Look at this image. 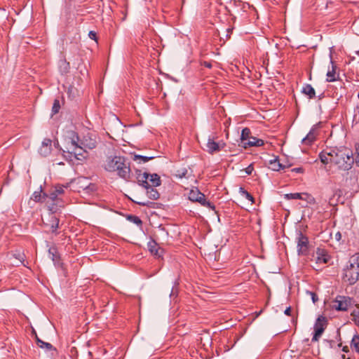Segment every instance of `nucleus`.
Wrapping results in <instances>:
<instances>
[{
	"instance_id": "48",
	"label": "nucleus",
	"mask_w": 359,
	"mask_h": 359,
	"mask_svg": "<svg viewBox=\"0 0 359 359\" xmlns=\"http://www.w3.org/2000/svg\"><path fill=\"white\" fill-rule=\"evenodd\" d=\"M358 276H359V273H357V276H356V278H352V280H351V281H350V283H351V284H352V283H355V281L356 280H358Z\"/></svg>"
},
{
	"instance_id": "50",
	"label": "nucleus",
	"mask_w": 359,
	"mask_h": 359,
	"mask_svg": "<svg viewBox=\"0 0 359 359\" xmlns=\"http://www.w3.org/2000/svg\"><path fill=\"white\" fill-rule=\"evenodd\" d=\"M342 351H343L344 352H348V346H345L343 348Z\"/></svg>"
},
{
	"instance_id": "2",
	"label": "nucleus",
	"mask_w": 359,
	"mask_h": 359,
	"mask_svg": "<svg viewBox=\"0 0 359 359\" xmlns=\"http://www.w3.org/2000/svg\"><path fill=\"white\" fill-rule=\"evenodd\" d=\"M103 167L108 172H116L117 175L128 180L130 177V168L125 158L121 156H107L104 161Z\"/></svg>"
},
{
	"instance_id": "46",
	"label": "nucleus",
	"mask_w": 359,
	"mask_h": 359,
	"mask_svg": "<svg viewBox=\"0 0 359 359\" xmlns=\"http://www.w3.org/2000/svg\"><path fill=\"white\" fill-rule=\"evenodd\" d=\"M354 161L355 162V164L359 166V155H356L355 158L354 159Z\"/></svg>"
},
{
	"instance_id": "31",
	"label": "nucleus",
	"mask_w": 359,
	"mask_h": 359,
	"mask_svg": "<svg viewBox=\"0 0 359 359\" xmlns=\"http://www.w3.org/2000/svg\"><path fill=\"white\" fill-rule=\"evenodd\" d=\"M152 158H153V157H151V156L148 157V156H140V155L135 156V161L140 160V163H141V162L146 163Z\"/></svg>"
},
{
	"instance_id": "29",
	"label": "nucleus",
	"mask_w": 359,
	"mask_h": 359,
	"mask_svg": "<svg viewBox=\"0 0 359 359\" xmlns=\"http://www.w3.org/2000/svg\"><path fill=\"white\" fill-rule=\"evenodd\" d=\"M187 172H188V170L186 168H182L178 169L176 171V176L180 178L184 177H186Z\"/></svg>"
},
{
	"instance_id": "36",
	"label": "nucleus",
	"mask_w": 359,
	"mask_h": 359,
	"mask_svg": "<svg viewBox=\"0 0 359 359\" xmlns=\"http://www.w3.org/2000/svg\"><path fill=\"white\" fill-rule=\"evenodd\" d=\"M253 166H252V164H250L249 166H248L245 169V172L246 174L248 175H250L252 171H253Z\"/></svg>"
},
{
	"instance_id": "18",
	"label": "nucleus",
	"mask_w": 359,
	"mask_h": 359,
	"mask_svg": "<svg viewBox=\"0 0 359 359\" xmlns=\"http://www.w3.org/2000/svg\"><path fill=\"white\" fill-rule=\"evenodd\" d=\"M270 165H271V168L275 171H279L281 169H284L286 168L285 165L280 163V162L278 161V160L277 158L270 161Z\"/></svg>"
},
{
	"instance_id": "44",
	"label": "nucleus",
	"mask_w": 359,
	"mask_h": 359,
	"mask_svg": "<svg viewBox=\"0 0 359 359\" xmlns=\"http://www.w3.org/2000/svg\"><path fill=\"white\" fill-rule=\"evenodd\" d=\"M34 200L35 201H39V197H40V194L38 193V192H34Z\"/></svg>"
},
{
	"instance_id": "20",
	"label": "nucleus",
	"mask_w": 359,
	"mask_h": 359,
	"mask_svg": "<svg viewBox=\"0 0 359 359\" xmlns=\"http://www.w3.org/2000/svg\"><path fill=\"white\" fill-rule=\"evenodd\" d=\"M316 140V134L311 130L309 134L302 140V142L304 144L310 145Z\"/></svg>"
},
{
	"instance_id": "23",
	"label": "nucleus",
	"mask_w": 359,
	"mask_h": 359,
	"mask_svg": "<svg viewBox=\"0 0 359 359\" xmlns=\"http://www.w3.org/2000/svg\"><path fill=\"white\" fill-rule=\"evenodd\" d=\"M351 316H352L353 321L359 327V308L354 309L351 312Z\"/></svg>"
},
{
	"instance_id": "49",
	"label": "nucleus",
	"mask_w": 359,
	"mask_h": 359,
	"mask_svg": "<svg viewBox=\"0 0 359 359\" xmlns=\"http://www.w3.org/2000/svg\"><path fill=\"white\" fill-rule=\"evenodd\" d=\"M355 154L359 155V144L355 145Z\"/></svg>"
},
{
	"instance_id": "25",
	"label": "nucleus",
	"mask_w": 359,
	"mask_h": 359,
	"mask_svg": "<svg viewBox=\"0 0 359 359\" xmlns=\"http://www.w3.org/2000/svg\"><path fill=\"white\" fill-rule=\"evenodd\" d=\"M325 324H326L325 318L323 316H320V317L318 318L316 323L314 325V327H316V328L324 327V329H325Z\"/></svg>"
},
{
	"instance_id": "1",
	"label": "nucleus",
	"mask_w": 359,
	"mask_h": 359,
	"mask_svg": "<svg viewBox=\"0 0 359 359\" xmlns=\"http://www.w3.org/2000/svg\"><path fill=\"white\" fill-rule=\"evenodd\" d=\"M71 147H67V151L62 149V151L67 152L74 155L78 160L86 158L83 153H87L88 150H92L97 147V136L95 133L88 132L83 134L80 138L77 134L72 133L71 137Z\"/></svg>"
},
{
	"instance_id": "13",
	"label": "nucleus",
	"mask_w": 359,
	"mask_h": 359,
	"mask_svg": "<svg viewBox=\"0 0 359 359\" xmlns=\"http://www.w3.org/2000/svg\"><path fill=\"white\" fill-rule=\"evenodd\" d=\"M46 226H49V230L52 233H55L57 229L59 228V219L57 218L53 214L50 215V223L45 224Z\"/></svg>"
},
{
	"instance_id": "21",
	"label": "nucleus",
	"mask_w": 359,
	"mask_h": 359,
	"mask_svg": "<svg viewBox=\"0 0 359 359\" xmlns=\"http://www.w3.org/2000/svg\"><path fill=\"white\" fill-rule=\"evenodd\" d=\"M250 135L251 131L248 128H245L242 130L241 140L243 144L245 142H248V140L250 138Z\"/></svg>"
},
{
	"instance_id": "16",
	"label": "nucleus",
	"mask_w": 359,
	"mask_h": 359,
	"mask_svg": "<svg viewBox=\"0 0 359 359\" xmlns=\"http://www.w3.org/2000/svg\"><path fill=\"white\" fill-rule=\"evenodd\" d=\"M302 93L306 95L309 99L314 98L316 96L314 88L309 84H306L303 87Z\"/></svg>"
},
{
	"instance_id": "27",
	"label": "nucleus",
	"mask_w": 359,
	"mask_h": 359,
	"mask_svg": "<svg viewBox=\"0 0 359 359\" xmlns=\"http://www.w3.org/2000/svg\"><path fill=\"white\" fill-rule=\"evenodd\" d=\"M36 341H37L38 346L41 348H46V349H48V350H50L53 348V346L50 343L44 342L42 340H41L40 339H39L37 337H36Z\"/></svg>"
},
{
	"instance_id": "37",
	"label": "nucleus",
	"mask_w": 359,
	"mask_h": 359,
	"mask_svg": "<svg viewBox=\"0 0 359 359\" xmlns=\"http://www.w3.org/2000/svg\"><path fill=\"white\" fill-rule=\"evenodd\" d=\"M246 199H248V201H252V203L254 202V198L252 197V196L248 193V191L245 194V195L243 196Z\"/></svg>"
},
{
	"instance_id": "5",
	"label": "nucleus",
	"mask_w": 359,
	"mask_h": 359,
	"mask_svg": "<svg viewBox=\"0 0 359 359\" xmlns=\"http://www.w3.org/2000/svg\"><path fill=\"white\" fill-rule=\"evenodd\" d=\"M352 304L353 301L351 297L338 295L332 302V307L337 311H346Z\"/></svg>"
},
{
	"instance_id": "24",
	"label": "nucleus",
	"mask_w": 359,
	"mask_h": 359,
	"mask_svg": "<svg viewBox=\"0 0 359 359\" xmlns=\"http://www.w3.org/2000/svg\"><path fill=\"white\" fill-rule=\"evenodd\" d=\"M324 332V327L316 328L314 327V335L312 338L313 341H317L319 337L322 335Z\"/></svg>"
},
{
	"instance_id": "30",
	"label": "nucleus",
	"mask_w": 359,
	"mask_h": 359,
	"mask_svg": "<svg viewBox=\"0 0 359 359\" xmlns=\"http://www.w3.org/2000/svg\"><path fill=\"white\" fill-rule=\"evenodd\" d=\"M128 219L131 221L132 222L136 224L137 225L140 226L142 224V220L140 219L139 217L135 215H129L128 217Z\"/></svg>"
},
{
	"instance_id": "35",
	"label": "nucleus",
	"mask_w": 359,
	"mask_h": 359,
	"mask_svg": "<svg viewBox=\"0 0 359 359\" xmlns=\"http://www.w3.org/2000/svg\"><path fill=\"white\" fill-rule=\"evenodd\" d=\"M49 198L52 201H55L57 198V194L53 191L49 194Z\"/></svg>"
},
{
	"instance_id": "3",
	"label": "nucleus",
	"mask_w": 359,
	"mask_h": 359,
	"mask_svg": "<svg viewBox=\"0 0 359 359\" xmlns=\"http://www.w3.org/2000/svg\"><path fill=\"white\" fill-rule=\"evenodd\" d=\"M332 163L341 170H349L354 163L352 152L346 149H332Z\"/></svg>"
},
{
	"instance_id": "19",
	"label": "nucleus",
	"mask_w": 359,
	"mask_h": 359,
	"mask_svg": "<svg viewBox=\"0 0 359 359\" xmlns=\"http://www.w3.org/2000/svg\"><path fill=\"white\" fill-rule=\"evenodd\" d=\"M350 346L351 349L359 353V335L358 334L353 337Z\"/></svg>"
},
{
	"instance_id": "47",
	"label": "nucleus",
	"mask_w": 359,
	"mask_h": 359,
	"mask_svg": "<svg viewBox=\"0 0 359 359\" xmlns=\"http://www.w3.org/2000/svg\"><path fill=\"white\" fill-rule=\"evenodd\" d=\"M240 193L241 194V195L243 196L245 195V194L247 192L246 190H245L243 188L241 187L240 188Z\"/></svg>"
},
{
	"instance_id": "6",
	"label": "nucleus",
	"mask_w": 359,
	"mask_h": 359,
	"mask_svg": "<svg viewBox=\"0 0 359 359\" xmlns=\"http://www.w3.org/2000/svg\"><path fill=\"white\" fill-rule=\"evenodd\" d=\"M189 199L194 202H198L202 205L208 207L212 210L215 209V205L210 202L207 201L205 195L199 191L198 189H191L189 194Z\"/></svg>"
},
{
	"instance_id": "40",
	"label": "nucleus",
	"mask_w": 359,
	"mask_h": 359,
	"mask_svg": "<svg viewBox=\"0 0 359 359\" xmlns=\"http://www.w3.org/2000/svg\"><path fill=\"white\" fill-rule=\"evenodd\" d=\"M310 294L313 302L316 303L318 300V296L314 292H310Z\"/></svg>"
},
{
	"instance_id": "14",
	"label": "nucleus",
	"mask_w": 359,
	"mask_h": 359,
	"mask_svg": "<svg viewBox=\"0 0 359 359\" xmlns=\"http://www.w3.org/2000/svg\"><path fill=\"white\" fill-rule=\"evenodd\" d=\"M147 189V195L151 200H157L160 197L158 191L154 188L155 187L143 186Z\"/></svg>"
},
{
	"instance_id": "26",
	"label": "nucleus",
	"mask_w": 359,
	"mask_h": 359,
	"mask_svg": "<svg viewBox=\"0 0 359 359\" xmlns=\"http://www.w3.org/2000/svg\"><path fill=\"white\" fill-rule=\"evenodd\" d=\"M148 248L151 253H154V255H158V252L157 249V245L155 241H152L149 242Z\"/></svg>"
},
{
	"instance_id": "41",
	"label": "nucleus",
	"mask_w": 359,
	"mask_h": 359,
	"mask_svg": "<svg viewBox=\"0 0 359 359\" xmlns=\"http://www.w3.org/2000/svg\"><path fill=\"white\" fill-rule=\"evenodd\" d=\"M291 312H292V310H291V307L289 306L287 307L285 311H284V313L287 316H291Z\"/></svg>"
},
{
	"instance_id": "38",
	"label": "nucleus",
	"mask_w": 359,
	"mask_h": 359,
	"mask_svg": "<svg viewBox=\"0 0 359 359\" xmlns=\"http://www.w3.org/2000/svg\"><path fill=\"white\" fill-rule=\"evenodd\" d=\"M55 191L57 194V196L62 194L64 192L63 187H56Z\"/></svg>"
},
{
	"instance_id": "9",
	"label": "nucleus",
	"mask_w": 359,
	"mask_h": 359,
	"mask_svg": "<svg viewBox=\"0 0 359 359\" xmlns=\"http://www.w3.org/2000/svg\"><path fill=\"white\" fill-rule=\"evenodd\" d=\"M329 259L330 256L325 250L320 248L316 249L315 260L317 264H327Z\"/></svg>"
},
{
	"instance_id": "51",
	"label": "nucleus",
	"mask_w": 359,
	"mask_h": 359,
	"mask_svg": "<svg viewBox=\"0 0 359 359\" xmlns=\"http://www.w3.org/2000/svg\"><path fill=\"white\" fill-rule=\"evenodd\" d=\"M18 256H19L18 259H19L20 262L22 263V259H23L22 256L21 255H18Z\"/></svg>"
},
{
	"instance_id": "17",
	"label": "nucleus",
	"mask_w": 359,
	"mask_h": 359,
	"mask_svg": "<svg viewBox=\"0 0 359 359\" xmlns=\"http://www.w3.org/2000/svg\"><path fill=\"white\" fill-rule=\"evenodd\" d=\"M332 63V69L328 70L327 73V81L332 82L337 80L336 77V66L334 65L333 62L331 60Z\"/></svg>"
},
{
	"instance_id": "8",
	"label": "nucleus",
	"mask_w": 359,
	"mask_h": 359,
	"mask_svg": "<svg viewBox=\"0 0 359 359\" xmlns=\"http://www.w3.org/2000/svg\"><path fill=\"white\" fill-rule=\"evenodd\" d=\"M224 143L216 142L212 139L209 138L206 144V151L209 154H213L214 153L218 152L220 150H222L224 147Z\"/></svg>"
},
{
	"instance_id": "32",
	"label": "nucleus",
	"mask_w": 359,
	"mask_h": 359,
	"mask_svg": "<svg viewBox=\"0 0 359 359\" xmlns=\"http://www.w3.org/2000/svg\"><path fill=\"white\" fill-rule=\"evenodd\" d=\"M60 108V102L58 100H55L53 106L52 108V111L53 114H57L59 111V109Z\"/></svg>"
},
{
	"instance_id": "53",
	"label": "nucleus",
	"mask_w": 359,
	"mask_h": 359,
	"mask_svg": "<svg viewBox=\"0 0 359 359\" xmlns=\"http://www.w3.org/2000/svg\"><path fill=\"white\" fill-rule=\"evenodd\" d=\"M341 358H342L343 359H346V356H345V355H341Z\"/></svg>"
},
{
	"instance_id": "39",
	"label": "nucleus",
	"mask_w": 359,
	"mask_h": 359,
	"mask_svg": "<svg viewBox=\"0 0 359 359\" xmlns=\"http://www.w3.org/2000/svg\"><path fill=\"white\" fill-rule=\"evenodd\" d=\"M89 35V37L91 39H93V40H97V37H96V33L93 31H90L88 34Z\"/></svg>"
},
{
	"instance_id": "11",
	"label": "nucleus",
	"mask_w": 359,
	"mask_h": 359,
	"mask_svg": "<svg viewBox=\"0 0 359 359\" xmlns=\"http://www.w3.org/2000/svg\"><path fill=\"white\" fill-rule=\"evenodd\" d=\"M73 184H76L79 189L83 190L87 189L89 187L90 183L86 177H80L71 182Z\"/></svg>"
},
{
	"instance_id": "52",
	"label": "nucleus",
	"mask_w": 359,
	"mask_h": 359,
	"mask_svg": "<svg viewBox=\"0 0 359 359\" xmlns=\"http://www.w3.org/2000/svg\"><path fill=\"white\" fill-rule=\"evenodd\" d=\"M5 184H9V180L7 179L4 183Z\"/></svg>"
},
{
	"instance_id": "10",
	"label": "nucleus",
	"mask_w": 359,
	"mask_h": 359,
	"mask_svg": "<svg viewBox=\"0 0 359 359\" xmlns=\"http://www.w3.org/2000/svg\"><path fill=\"white\" fill-rule=\"evenodd\" d=\"M52 141L50 139H44L42 142L39 152L42 156H46L50 153Z\"/></svg>"
},
{
	"instance_id": "7",
	"label": "nucleus",
	"mask_w": 359,
	"mask_h": 359,
	"mask_svg": "<svg viewBox=\"0 0 359 359\" xmlns=\"http://www.w3.org/2000/svg\"><path fill=\"white\" fill-rule=\"evenodd\" d=\"M298 255H306L309 250V238L302 232H299L297 237Z\"/></svg>"
},
{
	"instance_id": "34",
	"label": "nucleus",
	"mask_w": 359,
	"mask_h": 359,
	"mask_svg": "<svg viewBox=\"0 0 359 359\" xmlns=\"http://www.w3.org/2000/svg\"><path fill=\"white\" fill-rule=\"evenodd\" d=\"M135 203H136L137 204H138L140 205L147 206V207H149L150 204L151 203V202H149L148 201H142V200L136 201H135Z\"/></svg>"
},
{
	"instance_id": "33",
	"label": "nucleus",
	"mask_w": 359,
	"mask_h": 359,
	"mask_svg": "<svg viewBox=\"0 0 359 359\" xmlns=\"http://www.w3.org/2000/svg\"><path fill=\"white\" fill-rule=\"evenodd\" d=\"M48 251H49L50 255H52L51 259H53V261L55 262L57 259L56 249L54 248H51L49 249Z\"/></svg>"
},
{
	"instance_id": "28",
	"label": "nucleus",
	"mask_w": 359,
	"mask_h": 359,
	"mask_svg": "<svg viewBox=\"0 0 359 359\" xmlns=\"http://www.w3.org/2000/svg\"><path fill=\"white\" fill-rule=\"evenodd\" d=\"M301 193H290V194H286L284 196V198L287 200H292V199H299L301 198Z\"/></svg>"
},
{
	"instance_id": "4",
	"label": "nucleus",
	"mask_w": 359,
	"mask_h": 359,
	"mask_svg": "<svg viewBox=\"0 0 359 359\" xmlns=\"http://www.w3.org/2000/svg\"><path fill=\"white\" fill-rule=\"evenodd\" d=\"M138 181L142 186L158 187L161 185V178L157 174H149L144 172L139 175Z\"/></svg>"
},
{
	"instance_id": "43",
	"label": "nucleus",
	"mask_w": 359,
	"mask_h": 359,
	"mask_svg": "<svg viewBox=\"0 0 359 359\" xmlns=\"http://www.w3.org/2000/svg\"><path fill=\"white\" fill-rule=\"evenodd\" d=\"M203 66L207 67V68H209L210 69L212 67V64L209 62H203Z\"/></svg>"
},
{
	"instance_id": "45",
	"label": "nucleus",
	"mask_w": 359,
	"mask_h": 359,
	"mask_svg": "<svg viewBox=\"0 0 359 359\" xmlns=\"http://www.w3.org/2000/svg\"><path fill=\"white\" fill-rule=\"evenodd\" d=\"M292 171H294L296 172H302L303 169L302 168H296L292 169Z\"/></svg>"
},
{
	"instance_id": "15",
	"label": "nucleus",
	"mask_w": 359,
	"mask_h": 359,
	"mask_svg": "<svg viewBox=\"0 0 359 359\" xmlns=\"http://www.w3.org/2000/svg\"><path fill=\"white\" fill-rule=\"evenodd\" d=\"M332 149L330 151H323L319 154V158L320 161L324 164H328L329 163H332Z\"/></svg>"
},
{
	"instance_id": "42",
	"label": "nucleus",
	"mask_w": 359,
	"mask_h": 359,
	"mask_svg": "<svg viewBox=\"0 0 359 359\" xmlns=\"http://www.w3.org/2000/svg\"><path fill=\"white\" fill-rule=\"evenodd\" d=\"M62 65L65 66L64 68L65 69V72H68L69 64L66 61L62 62Z\"/></svg>"
},
{
	"instance_id": "22",
	"label": "nucleus",
	"mask_w": 359,
	"mask_h": 359,
	"mask_svg": "<svg viewBox=\"0 0 359 359\" xmlns=\"http://www.w3.org/2000/svg\"><path fill=\"white\" fill-rule=\"evenodd\" d=\"M300 200L305 201L309 204H313L315 203V198L308 193H301Z\"/></svg>"
},
{
	"instance_id": "12",
	"label": "nucleus",
	"mask_w": 359,
	"mask_h": 359,
	"mask_svg": "<svg viewBox=\"0 0 359 359\" xmlns=\"http://www.w3.org/2000/svg\"><path fill=\"white\" fill-rule=\"evenodd\" d=\"M264 144V140L262 139H258L255 137L251 136L248 142H244L243 147L246 149L251 147H261L263 146Z\"/></svg>"
}]
</instances>
